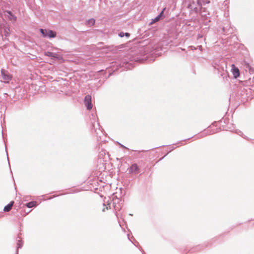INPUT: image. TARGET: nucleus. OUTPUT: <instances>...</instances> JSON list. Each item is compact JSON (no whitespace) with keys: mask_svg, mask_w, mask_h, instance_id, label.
<instances>
[{"mask_svg":"<svg viewBox=\"0 0 254 254\" xmlns=\"http://www.w3.org/2000/svg\"><path fill=\"white\" fill-rule=\"evenodd\" d=\"M5 14L10 20L15 21L16 20V17L10 11H6Z\"/></svg>","mask_w":254,"mask_h":254,"instance_id":"10","label":"nucleus"},{"mask_svg":"<svg viewBox=\"0 0 254 254\" xmlns=\"http://www.w3.org/2000/svg\"><path fill=\"white\" fill-rule=\"evenodd\" d=\"M216 132V131H214V130H212V131H210L209 133L210 134H214Z\"/></svg>","mask_w":254,"mask_h":254,"instance_id":"29","label":"nucleus"},{"mask_svg":"<svg viewBox=\"0 0 254 254\" xmlns=\"http://www.w3.org/2000/svg\"><path fill=\"white\" fill-rule=\"evenodd\" d=\"M112 73H110L109 76H110Z\"/></svg>","mask_w":254,"mask_h":254,"instance_id":"34","label":"nucleus"},{"mask_svg":"<svg viewBox=\"0 0 254 254\" xmlns=\"http://www.w3.org/2000/svg\"><path fill=\"white\" fill-rule=\"evenodd\" d=\"M201 13L202 16H205L206 17H209V16L210 15V11L208 8V7H202L201 9L200 12Z\"/></svg>","mask_w":254,"mask_h":254,"instance_id":"8","label":"nucleus"},{"mask_svg":"<svg viewBox=\"0 0 254 254\" xmlns=\"http://www.w3.org/2000/svg\"><path fill=\"white\" fill-rule=\"evenodd\" d=\"M223 31L224 32V34L226 35H229V34H232L234 31V28L228 26H223L222 27Z\"/></svg>","mask_w":254,"mask_h":254,"instance_id":"6","label":"nucleus"},{"mask_svg":"<svg viewBox=\"0 0 254 254\" xmlns=\"http://www.w3.org/2000/svg\"><path fill=\"white\" fill-rule=\"evenodd\" d=\"M40 32L41 34V35L43 36V37L44 38H47V35H48V30H47V29H42V28H40Z\"/></svg>","mask_w":254,"mask_h":254,"instance_id":"15","label":"nucleus"},{"mask_svg":"<svg viewBox=\"0 0 254 254\" xmlns=\"http://www.w3.org/2000/svg\"><path fill=\"white\" fill-rule=\"evenodd\" d=\"M17 238L19 239L17 240L16 244V254H18V249H21L22 247L23 244L22 240L20 238L19 234L18 235Z\"/></svg>","mask_w":254,"mask_h":254,"instance_id":"9","label":"nucleus"},{"mask_svg":"<svg viewBox=\"0 0 254 254\" xmlns=\"http://www.w3.org/2000/svg\"><path fill=\"white\" fill-rule=\"evenodd\" d=\"M4 35L6 37L8 36L9 34V29L8 27H7V28L5 27L4 29Z\"/></svg>","mask_w":254,"mask_h":254,"instance_id":"19","label":"nucleus"},{"mask_svg":"<svg viewBox=\"0 0 254 254\" xmlns=\"http://www.w3.org/2000/svg\"><path fill=\"white\" fill-rule=\"evenodd\" d=\"M190 139V138H188V139H186V140H188V139ZM185 140H186V139H185ZM183 141H184V140H183ZM182 141H183V140H182V141H180V142H178V143H177V144H179V145L181 146V145H183Z\"/></svg>","mask_w":254,"mask_h":254,"instance_id":"28","label":"nucleus"},{"mask_svg":"<svg viewBox=\"0 0 254 254\" xmlns=\"http://www.w3.org/2000/svg\"><path fill=\"white\" fill-rule=\"evenodd\" d=\"M118 35L119 37L122 38V37H124V32H120L119 33Z\"/></svg>","mask_w":254,"mask_h":254,"instance_id":"25","label":"nucleus"},{"mask_svg":"<svg viewBox=\"0 0 254 254\" xmlns=\"http://www.w3.org/2000/svg\"><path fill=\"white\" fill-rule=\"evenodd\" d=\"M95 23V20L94 18H91L86 21V24L91 27L93 26Z\"/></svg>","mask_w":254,"mask_h":254,"instance_id":"16","label":"nucleus"},{"mask_svg":"<svg viewBox=\"0 0 254 254\" xmlns=\"http://www.w3.org/2000/svg\"><path fill=\"white\" fill-rule=\"evenodd\" d=\"M124 36H125L127 37H129L130 36V34L128 32L124 33Z\"/></svg>","mask_w":254,"mask_h":254,"instance_id":"27","label":"nucleus"},{"mask_svg":"<svg viewBox=\"0 0 254 254\" xmlns=\"http://www.w3.org/2000/svg\"><path fill=\"white\" fill-rule=\"evenodd\" d=\"M160 20V18L158 16H157L156 17L152 19V21L149 24H152L153 23L158 21Z\"/></svg>","mask_w":254,"mask_h":254,"instance_id":"20","label":"nucleus"},{"mask_svg":"<svg viewBox=\"0 0 254 254\" xmlns=\"http://www.w3.org/2000/svg\"><path fill=\"white\" fill-rule=\"evenodd\" d=\"M116 216L118 217V215H117V213H116Z\"/></svg>","mask_w":254,"mask_h":254,"instance_id":"35","label":"nucleus"},{"mask_svg":"<svg viewBox=\"0 0 254 254\" xmlns=\"http://www.w3.org/2000/svg\"><path fill=\"white\" fill-rule=\"evenodd\" d=\"M180 50H181V51H185V49H182V48H180Z\"/></svg>","mask_w":254,"mask_h":254,"instance_id":"32","label":"nucleus"},{"mask_svg":"<svg viewBox=\"0 0 254 254\" xmlns=\"http://www.w3.org/2000/svg\"><path fill=\"white\" fill-rule=\"evenodd\" d=\"M48 35L47 38H53L56 37L57 33L55 31L48 29Z\"/></svg>","mask_w":254,"mask_h":254,"instance_id":"13","label":"nucleus"},{"mask_svg":"<svg viewBox=\"0 0 254 254\" xmlns=\"http://www.w3.org/2000/svg\"><path fill=\"white\" fill-rule=\"evenodd\" d=\"M14 202L13 201H10L8 204L4 206L3 211L4 212H9L12 208Z\"/></svg>","mask_w":254,"mask_h":254,"instance_id":"11","label":"nucleus"},{"mask_svg":"<svg viewBox=\"0 0 254 254\" xmlns=\"http://www.w3.org/2000/svg\"><path fill=\"white\" fill-rule=\"evenodd\" d=\"M201 246H197L195 248H194V249L192 250V252L198 251L201 250Z\"/></svg>","mask_w":254,"mask_h":254,"instance_id":"21","label":"nucleus"},{"mask_svg":"<svg viewBox=\"0 0 254 254\" xmlns=\"http://www.w3.org/2000/svg\"><path fill=\"white\" fill-rule=\"evenodd\" d=\"M84 103L87 110H90L92 108L93 105L92 103V97L90 95H87L85 96L84 100Z\"/></svg>","mask_w":254,"mask_h":254,"instance_id":"4","label":"nucleus"},{"mask_svg":"<svg viewBox=\"0 0 254 254\" xmlns=\"http://www.w3.org/2000/svg\"><path fill=\"white\" fill-rule=\"evenodd\" d=\"M1 78L4 83H8L12 79V75L9 73L8 71L1 69L0 70Z\"/></svg>","mask_w":254,"mask_h":254,"instance_id":"3","label":"nucleus"},{"mask_svg":"<svg viewBox=\"0 0 254 254\" xmlns=\"http://www.w3.org/2000/svg\"><path fill=\"white\" fill-rule=\"evenodd\" d=\"M129 174H137L139 172V168L136 163L132 164L127 169Z\"/></svg>","mask_w":254,"mask_h":254,"instance_id":"5","label":"nucleus"},{"mask_svg":"<svg viewBox=\"0 0 254 254\" xmlns=\"http://www.w3.org/2000/svg\"><path fill=\"white\" fill-rule=\"evenodd\" d=\"M45 55L46 56L51 57L52 59L58 58L57 54L56 53L50 51L45 52Z\"/></svg>","mask_w":254,"mask_h":254,"instance_id":"12","label":"nucleus"},{"mask_svg":"<svg viewBox=\"0 0 254 254\" xmlns=\"http://www.w3.org/2000/svg\"><path fill=\"white\" fill-rule=\"evenodd\" d=\"M210 2V0H203L202 3L203 5H205L209 4Z\"/></svg>","mask_w":254,"mask_h":254,"instance_id":"22","label":"nucleus"},{"mask_svg":"<svg viewBox=\"0 0 254 254\" xmlns=\"http://www.w3.org/2000/svg\"><path fill=\"white\" fill-rule=\"evenodd\" d=\"M202 6L201 0H190L187 7L190 9L191 13L197 14L200 12Z\"/></svg>","mask_w":254,"mask_h":254,"instance_id":"2","label":"nucleus"},{"mask_svg":"<svg viewBox=\"0 0 254 254\" xmlns=\"http://www.w3.org/2000/svg\"><path fill=\"white\" fill-rule=\"evenodd\" d=\"M127 238H128V240H130V242H131V243H132L134 246H136V245L135 243L138 244V242H136V241H135V243H133V242L132 241L131 239H130V238H129V234H127Z\"/></svg>","mask_w":254,"mask_h":254,"instance_id":"23","label":"nucleus"},{"mask_svg":"<svg viewBox=\"0 0 254 254\" xmlns=\"http://www.w3.org/2000/svg\"><path fill=\"white\" fill-rule=\"evenodd\" d=\"M108 205L110 206V203H108Z\"/></svg>","mask_w":254,"mask_h":254,"instance_id":"36","label":"nucleus"},{"mask_svg":"<svg viewBox=\"0 0 254 254\" xmlns=\"http://www.w3.org/2000/svg\"><path fill=\"white\" fill-rule=\"evenodd\" d=\"M232 72L235 78H237L240 76L239 69L234 64H232Z\"/></svg>","mask_w":254,"mask_h":254,"instance_id":"7","label":"nucleus"},{"mask_svg":"<svg viewBox=\"0 0 254 254\" xmlns=\"http://www.w3.org/2000/svg\"><path fill=\"white\" fill-rule=\"evenodd\" d=\"M165 7L164 8L158 15V16L160 18V19H163L165 17L164 11L165 10Z\"/></svg>","mask_w":254,"mask_h":254,"instance_id":"17","label":"nucleus"},{"mask_svg":"<svg viewBox=\"0 0 254 254\" xmlns=\"http://www.w3.org/2000/svg\"><path fill=\"white\" fill-rule=\"evenodd\" d=\"M247 67H250V65L249 64H247Z\"/></svg>","mask_w":254,"mask_h":254,"instance_id":"33","label":"nucleus"},{"mask_svg":"<svg viewBox=\"0 0 254 254\" xmlns=\"http://www.w3.org/2000/svg\"><path fill=\"white\" fill-rule=\"evenodd\" d=\"M36 202L34 201H30L25 204V206L28 208H32L36 206Z\"/></svg>","mask_w":254,"mask_h":254,"instance_id":"14","label":"nucleus"},{"mask_svg":"<svg viewBox=\"0 0 254 254\" xmlns=\"http://www.w3.org/2000/svg\"><path fill=\"white\" fill-rule=\"evenodd\" d=\"M236 133L237 134H239V135L243 136H242L243 133H242V132L241 131L236 130Z\"/></svg>","mask_w":254,"mask_h":254,"instance_id":"26","label":"nucleus"},{"mask_svg":"<svg viewBox=\"0 0 254 254\" xmlns=\"http://www.w3.org/2000/svg\"><path fill=\"white\" fill-rule=\"evenodd\" d=\"M144 60V59L143 58H141L138 55H128L123 60L121 63L117 65V68L119 69L121 67H124V69H131L134 66V63H141Z\"/></svg>","mask_w":254,"mask_h":254,"instance_id":"1","label":"nucleus"},{"mask_svg":"<svg viewBox=\"0 0 254 254\" xmlns=\"http://www.w3.org/2000/svg\"><path fill=\"white\" fill-rule=\"evenodd\" d=\"M119 144L120 145V146L123 148H125V149H126L127 150H129V148H128L127 147L124 146V145H123L122 144L118 142Z\"/></svg>","mask_w":254,"mask_h":254,"instance_id":"24","label":"nucleus"},{"mask_svg":"<svg viewBox=\"0 0 254 254\" xmlns=\"http://www.w3.org/2000/svg\"><path fill=\"white\" fill-rule=\"evenodd\" d=\"M92 124L93 127L95 129V131H96L97 127L99 128V127H100L99 123L98 122H97L96 123H95H95H92Z\"/></svg>","mask_w":254,"mask_h":254,"instance_id":"18","label":"nucleus"},{"mask_svg":"<svg viewBox=\"0 0 254 254\" xmlns=\"http://www.w3.org/2000/svg\"><path fill=\"white\" fill-rule=\"evenodd\" d=\"M6 154H7V152H6ZM7 160L8 161V164H9V159H8V154H7ZM10 164H9V165Z\"/></svg>","mask_w":254,"mask_h":254,"instance_id":"31","label":"nucleus"},{"mask_svg":"<svg viewBox=\"0 0 254 254\" xmlns=\"http://www.w3.org/2000/svg\"><path fill=\"white\" fill-rule=\"evenodd\" d=\"M139 249H140V250L141 251H142V254H144V252L143 251L142 249H141V247H140Z\"/></svg>","mask_w":254,"mask_h":254,"instance_id":"30","label":"nucleus"}]
</instances>
